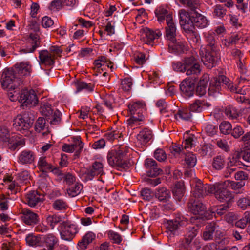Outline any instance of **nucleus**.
I'll return each mask as SVG.
<instances>
[{
  "label": "nucleus",
  "instance_id": "obj_23",
  "mask_svg": "<svg viewBox=\"0 0 250 250\" xmlns=\"http://www.w3.org/2000/svg\"><path fill=\"white\" fill-rule=\"evenodd\" d=\"M40 196L37 191H31L26 195L25 202L30 207H34L38 203L42 201V199Z\"/></svg>",
  "mask_w": 250,
  "mask_h": 250
},
{
  "label": "nucleus",
  "instance_id": "obj_1",
  "mask_svg": "<svg viewBox=\"0 0 250 250\" xmlns=\"http://www.w3.org/2000/svg\"><path fill=\"white\" fill-rule=\"evenodd\" d=\"M227 88L230 92L243 95L244 92L242 88H239L236 85L226 76L220 75L214 77L210 83L208 88V94L213 95L216 93H219L222 88Z\"/></svg>",
  "mask_w": 250,
  "mask_h": 250
},
{
  "label": "nucleus",
  "instance_id": "obj_3",
  "mask_svg": "<svg viewBox=\"0 0 250 250\" xmlns=\"http://www.w3.org/2000/svg\"><path fill=\"white\" fill-rule=\"evenodd\" d=\"M228 181L216 183L213 189L216 199L220 202L232 204L234 202V195L229 189Z\"/></svg>",
  "mask_w": 250,
  "mask_h": 250
},
{
  "label": "nucleus",
  "instance_id": "obj_64",
  "mask_svg": "<svg viewBox=\"0 0 250 250\" xmlns=\"http://www.w3.org/2000/svg\"><path fill=\"white\" fill-rule=\"evenodd\" d=\"M205 129L209 136H212L217 132L218 127L212 124H209L206 125Z\"/></svg>",
  "mask_w": 250,
  "mask_h": 250
},
{
  "label": "nucleus",
  "instance_id": "obj_25",
  "mask_svg": "<svg viewBox=\"0 0 250 250\" xmlns=\"http://www.w3.org/2000/svg\"><path fill=\"white\" fill-rule=\"evenodd\" d=\"M38 167L40 171L43 173L52 171L57 174L59 172L58 168L56 167L53 168L52 165L46 161L45 157H40L38 162Z\"/></svg>",
  "mask_w": 250,
  "mask_h": 250
},
{
  "label": "nucleus",
  "instance_id": "obj_21",
  "mask_svg": "<svg viewBox=\"0 0 250 250\" xmlns=\"http://www.w3.org/2000/svg\"><path fill=\"white\" fill-rule=\"evenodd\" d=\"M153 137L152 130L148 128L145 127L137 134V139L140 144L145 146L152 140Z\"/></svg>",
  "mask_w": 250,
  "mask_h": 250
},
{
  "label": "nucleus",
  "instance_id": "obj_31",
  "mask_svg": "<svg viewBox=\"0 0 250 250\" xmlns=\"http://www.w3.org/2000/svg\"><path fill=\"white\" fill-rule=\"evenodd\" d=\"M185 192V188L183 181H179L175 183L172 189V193L175 199L180 201Z\"/></svg>",
  "mask_w": 250,
  "mask_h": 250
},
{
  "label": "nucleus",
  "instance_id": "obj_27",
  "mask_svg": "<svg viewBox=\"0 0 250 250\" xmlns=\"http://www.w3.org/2000/svg\"><path fill=\"white\" fill-rule=\"evenodd\" d=\"M171 44H169V49H171L173 51L177 53H182L187 50V43L185 41L176 40L175 41H170Z\"/></svg>",
  "mask_w": 250,
  "mask_h": 250
},
{
  "label": "nucleus",
  "instance_id": "obj_54",
  "mask_svg": "<svg viewBox=\"0 0 250 250\" xmlns=\"http://www.w3.org/2000/svg\"><path fill=\"white\" fill-rule=\"evenodd\" d=\"M46 220L48 225H50L51 229H53L56 224L61 221V217L56 215H53L49 216Z\"/></svg>",
  "mask_w": 250,
  "mask_h": 250
},
{
  "label": "nucleus",
  "instance_id": "obj_36",
  "mask_svg": "<svg viewBox=\"0 0 250 250\" xmlns=\"http://www.w3.org/2000/svg\"><path fill=\"white\" fill-rule=\"evenodd\" d=\"M26 243L31 246H40L43 243L42 237L29 234L26 237Z\"/></svg>",
  "mask_w": 250,
  "mask_h": 250
},
{
  "label": "nucleus",
  "instance_id": "obj_40",
  "mask_svg": "<svg viewBox=\"0 0 250 250\" xmlns=\"http://www.w3.org/2000/svg\"><path fill=\"white\" fill-rule=\"evenodd\" d=\"M205 37L208 43L207 48H209V49H217L215 35L214 33L211 32L205 33Z\"/></svg>",
  "mask_w": 250,
  "mask_h": 250
},
{
  "label": "nucleus",
  "instance_id": "obj_50",
  "mask_svg": "<svg viewBox=\"0 0 250 250\" xmlns=\"http://www.w3.org/2000/svg\"><path fill=\"white\" fill-rule=\"evenodd\" d=\"M220 132L226 135L229 134L232 131L231 124L228 121L222 122L219 125Z\"/></svg>",
  "mask_w": 250,
  "mask_h": 250
},
{
  "label": "nucleus",
  "instance_id": "obj_52",
  "mask_svg": "<svg viewBox=\"0 0 250 250\" xmlns=\"http://www.w3.org/2000/svg\"><path fill=\"white\" fill-rule=\"evenodd\" d=\"M226 161L223 157H214L212 161V167L216 170H221L225 166Z\"/></svg>",
  "mask_w": 250,
  "mask_h": 250
},
{
  "label": "nucleus",
  "instance_id": "obj_41",
  "mask_svg": "<svg viewBox=\"0 0 250 250\" xmlns=\"http://www.w3.org/2000/svg\"><path fill=\"white\" fill-rule=\"evenodd\" d=\"M179 2L186 5L191 11H195L199 9L200 3L198 0H179Z\"/></svg>",
  "mask_w": 250,
  "mask_h": 250
},
{
  "label": "nucleus",
  "instance_id": "obj_49",
  "mask_svg": "<svg viewBox=\"0 0 250 250\" xmlns=\"http://www.w3.org/2000/svg\"><path fill=\"white\" fill-rule=\"evenodd\" d=\"M204 101L196 100L190 105V108L189 109L191 112H200L204 108Z\"/></svg>",
  "mask_w": 250,
  "mask_h": 250
},
{
  "label": "nucleus",
  "instance_id": "obj_62",
  "mask_svg": "<svg viewBox=\"0 0 250 250\" xmlns=\"http://www.w3.org/2000/svg\"><path fill=\"white\" fill-rule=\"evenodd\" d=\"M62 6V0H53L50 3L49 8L51 11H58Z\"/></svg>",
  "mask_w": 250,
  "mask_h": 250
},
{
  "label": "nucleus",
  "instance_id": "obj_38",
  "mask_svg": "<svg viewBox=\"0 0 250 250\" xmlns=\"http://www.w3.org/2000/svg\"><path fill=\"white\" fill-rule=\"evenodd\" d=\"M144 120V116L140 115L139 117H137L136 115H131V117L127 120V123L128 126L135 128L137 126L140 125Z\"/></svg>",
  "mask_w": 250,
  "mask_h": 250
},
{
  "label": "nucleus",
  "instance_id": "obj_9",
  "mask_svg": "<svg viewBox=\"0 0 250 250\" xmlns=\"http://www.w3.org/2000/svg\"><path fill=\"white\" fill-rule=\"evenodd\" d=\"M59 228L61 238L66 241L72 240L78 232L76 226L68 222L63 221Z\"/></svg>",
  "mask_w": 250,
  "mask_h": 250
},
{
  "label": "nucleus",
  "instance_id": "obj_46",
  "mask_svg": "<svg viewBox=\"0 0 250 250\" xmlns=\"http://www.w3.org/2000/svg\"><path fill=\"white\" fill-rule=\"evenodd\" d=\"M169 150L171 154L174 156L187 155V152L185 151L181 145L173 144L170 146Z\"/></svg>",
  "mask_w": 250,
  "mask_h": 250
},
{
  "label": "nucleus",
  "instance_id": "obj_5",
  "mask_svg": "<svg viewBox=\"0 0 250 250\" xmlns=\"http://www.w3.org/2000/svg\"><path fill=\"white\" fill-rule=\"evenodd\" d=\"M1 83L3 88L14 90L22 83V81L15 76L13 70L7 69L2 74Z\"/></svg>",
  "mask_w": 250,
  "mask_h": 250
},
{
  "label": "nucleus",
  "instance_id": "obj_2",
  "mask_svg": "<svg viewBox=\"0 0 250 250\" xmlns=\"http://www.w3.org/2000/svg\"><path fill=\"white\" fill-rule=\"evenodd\" d=\"M193 200V199H190L188 204L189 209L194 214V216L190 218L192 223L198 226L212 218L213 212L206 210L205 206L199 200Z\"/></svg>",
  "mask_w": 250,
  "mask_h": 250
},
{
  "label": "nucleus",
  "instance_id": "obj_6",
  "mask_svg": "<svg viewBox=\"0 0 250 250\" xmlns=\"http://www.w3.org/2000/svg\"><path fill=\"white\" fill-rule=\"evenodd\" d=\"M40 110L50 124L57 125L61 123L62 113L58 109H53L50 104H47L42 105Z\"/></svg>",
  "mask_w": 250,
  "mask_h": 250
},
{
  "label": "nucleus",
  "instance_id": "obj_51",
  "mask_svg": "<svg viewBox=\"0 0 250 250\" xmlns=\"http://www.w3.org/2000/svg\"><path fill=\"white\" fill-rule=\"evenodd\" d=\"M0 141L11 144L9 131L5 127L0 126Z\"/></svg>",
  "mask_w": 250,
  "mask_h": 250
},
{
  "label": "nucleus",
  "instance_id": "obj_45",
  "mask_svg": "<svg viewBox=\"0 0 250 250\" xmlns=\"http://www.w3.org/2000/svg\"><path fill=\"white\" fill-rule=\"evenodd\" d=\"M227 13V10L225 7L220 4H217L213 7V15L214 17L222 18Z\"/></svg>",
  "mask_w": 250,
  "mask_h": 250
},
{
  "label": "nucleus",
  "instance_id": "obj_35",
  "mask_svg": "<svg viewBox=\"0 0 250 250\" xmlns=\"http://www.w3.org/2000/svg\"><path fill=\"white\" fill-rule=\"evenodd\" d=\"M155 14L159 22H163L166 18V21L168 16L172 17V14L169 13L168 11L162 6L159 7L155 11Z\"/></svg>",
  "mask_w": 250,
  "mask_h": 250
},
{
  "label": "nucleus",
  "instance_id": "obj_17",
  "mask_svg": "<svg viewBox=\"0 0 250 250\" xmlns=\"http://www.w3.org/2000/svg\"><path fill=\"white\" fill-rule=\"evenodd\" d=\"M195 81L190 78L186 79L180 85V89L183 95L190 97L193 95L195 91Z\"/></svg>",
  "mask_w": 250,
  "mask_h": 250
},
{
  "label": "nucleus",
  "instance_id": "obj_58",
  "mask_svg": "<svg viewBox=\"0 0 250 250\" xmlns=\"http://www.w3.org/2000/svg\"><path fill=\"white\" fill-rule=\"evenodd\" d=\"M114 98L112 95L106 96L103 100L104 104L107 108L110 110L112 111L114 108V105H113L114 103Z\"/></svg>",
  "mask_w": 250,
  "mask_h": 250
},
{
  "label": "nucleus",
  "instance_id": "obj_24",
  "mask_svg": "<svg viewBox=\"0 0 250 250\" xmlns=\"http://www.w3.org/2000/svg\"><path fill=\"white\" fill-rule=\"evenodd\" d=\"M144 42L147 44H151L155 39H158L162 35L159 30L154 31L147 28L144 30Z\"/></svg>",
  "mask_w": 250,
  "mask_h": 250
},
{
  "label": "nucleus",
  "instance_id": "obj_33",
  "mask_svg": "<svg viewBox=\"0 0 250 250\" xmlns=\"http://www.w3.org/2000/svg\"><path fill=\"white\" fill-rule=\"evenodd\" d=\"M76 88V92H79L83 90L87 92H92L94 90L95 84L93 82L87 83L83 81H77L74 83Z\"/></svg>",
  "mask_w": 250,
  "mask_h": 250
},
{
  "label": "nucleus",
  "instance_id": "obj_57",
  "mask_svg": "<svg viewBox=\"0 0 250 250\" xmlns=\"http://www.w3.org/2000/svg\"><path fill=\"white\" fill-rule=\"evenodd\" d=\"M241 158V157H229L230 160L228 164V166L231 167L233 166H237L238 165H240V163H241L243 166H246L250 169V165H249V163H243L239 160Z\"/></svg>",
  "mask_w": 250,
  "mask_h": 250
},
{
  "label": "nucleus",
  "instance_id": "obj_29",
  "mask_svg": "<svg viewBox=\"0 0 250 250\" xmlns=\"http://www.w3.org/2000/svg\"><path fill=\"white\" fill-rule=\"evenodd\" d=\"M209 78L208 75H204L202 76L198 83V85L196 88V93L198 95L202 96L206 93V89Z\"/></svg>",
  "mask_w": 250,
  "mask_h": 250
},
{
  "label": "nucleus",
  "instance_id": "obj_19",
  "mask_svg": "<svg viewBox=\"0 0 250 250\" xmlns=\"http://www.w3.org/2000/svg\"><path fill=\"white\" fill-rule=\"evenodd\" d=\"M192 17L193 18V26L194 30L195 27L199 29H204L208 25V21L207 18L202 14L198 13L196 10L192 11Z\"/></svg>",
  "mask_w": 250,
  "mask_h": 250
},
{
  "label": "nucleus",
  "instance_id": "obj_8",
  "mask_svg": "<svg viewBox=\"0 0 250 250\" xmlns=\"http://www.w3.org/2000/svg\"><path fill=\"white\" fill-rule=\"evenodd\" d=\"M104 173L103 164L96 161L93 163L89 169H87L84 172L82 173L80 176L83 180L87 182L92 180L96 176L103 175Z\"/></svg>",
  "mask_w": 250,
  "mask_h": 250
},
{
  "label": "nucleus",
  "instance_id": "obj_59",
  "mask_svg": "<svg viewBox=\"0 0 250 250\" xmlns=\"http://www.w3.org/2000/svg\"><path fill=\"white\" fill-rule=\"evenodd\" d=\"M141 195L144 200L151 201L153 197V194L151 190L148 188H143L141 192Z\"/></svg>",
  "mask_w": 250,
  "mask_h": 250
},
{
  "label": "nucleus",
  "instance_id": "obj_60",
  "mask_svg": "<svg viewBox=\"0 0 250 250\" xmlns=\"http://www.w3.org/2000/svg\"><path fill=\"white\" fill-rule=\"evenodd\" d=\"M202 224H200L198 226L196 225V227H190L188 228L186 236L190 239L193 240V239L197 235L198 233V230L199 229V227L201 226Z\"/></svg>",
  "mask_w": 250,
  "mask_h": 250
},
{
  "label": "nucleus",
  "instance_id": "obj_30",
  "mask_svg": "<svg viewBox=\"0 0 250 250\" xmlns=\"http://www.w3.org/2000/svg\"><path fill=\"white\" fill-rule=\"evenodd\" d=\"M107 158L109 165L113 167L125 168L129 166V164L121 157H107Z\"/></svg>",
  "mask_w": 250,
  "mask_h": 250
},
{
  "label": "nucleus",
  "instance_id": "obj_63",
  "mask_svg": "<svg viewBox=\"0 0 250 250\" xmlns=\"http://www.w3.org/2000/svg\"><path fill=\"white\" fill-rule=\"evenodd\" d=\"M162 172V170L156 165L147 171V174L149 177H154L160 174Z\"/></svg>",
  "mask_w": 250,
  "mask_h": 250
},
{
  "label": "nucleus",
  "instance_id": "obj_44",
  "mask_svg": "<svg viewBox=\"0 0 250 250\" xmlns=\"http://www.w3.org/2000/svg\"><path fill=\"white\" fill-rule=\"evenodd\" d=\"M224 112L229 119H236L239 116L237 109L231 105H228L226 107Z\"/></svg>",
  "mask_w": 250,
  "mask_h": 250
},
{
  "label": "nucleus",
  "instance_id": "obj_26",
  "mask_svg": "<svg viewBox=\"0 0 250 250\" xmlns=\"http://www.w3.org/2000/svg\"><path fill=\"white\" fill-rule=\"evenodd\" d=\"M46 120V119L43 117H39L35 125V130L36 132H41L45 130V131L42 133V136L43 137L47 136L50 133Z\"/></svg>",
  "mask_w": 250,
  "mask_h": 250
},
{
  "label": "nucleus",
  "instance_id": "obj_11",
  "mask_svg": "<svg viewBox=\"0 0 250 250\" xmlns=\"http://www.w3.org/2000/svg\"><path fill=\"white\" fill-rule=\"evenodd\" d=\"M185 223L184 217L180 215L173 219L167 220L165 223V225L167 232H170L169 236L171 237L176 235L180 227L184 226Z\"/></svg>",
  "mask_w": 250,
  "mask_h": 250
},
{
  "label": "nucleus",
  "instance_id": "obj_47",
  "mask_svg": "<svg viewBox=\"0 0 250 250\" xmlns=\"http://www.w3.org/2000/svg\"><path fill=\"white\" fill-rule=\"evenodd\" d=\"M186 74L187 75H197L200 73L201 69L199 64H194L186 66Z\"/></svg>",
  "mask_w": 250,
  "mask_h": 250
},
{
  "label": "nucleus",
  "instance_id": "obj_16",
  "mask_svg": "<svg viewBox=\"0 0 250 250\" xmlns=\"http://www.w3.org/2000/svg\"><path fill=\"white\" fill-rule=\"evenodd\" d=\"M41 46V40L37 34L31 33L25 47L21 49L23 53H32L36 49Z\"/></svg>",
  "mask_w": 250,
  "mask_h": 250
},
{
  "label": "nucleus",
  "instance_id": "obj_4",
  "mask_svg": "<svg viewBox=\"0 0 250 250\" xmlns=\"http://www.w3.org/2000/svg\"><path fill=\"white\" fill-rule=\"evenodd\" d=\"M34 116L30 112H25L22 115H18L13 120V125L22 134L26 132L32 126Z\"/></svg>",
  "mask_w": 250,
  "mask_h": 250
},
{
  "label": "nucleus",
  "instance_id": "obj_37",
  "mask_svg": "<svg viewBox=\"0 0 250 250\" xmlns=\"http://www.w3.org/2000/svg\"><path fill=\"white\" fill-rule=\"evenodd\" d=\"M174 116L176 119L180 118L186 121H190L192 117L190 110L186 108L179 109Z\"/></svg>",
  "mask_w": 250,
  "mask_h": 250
},
{
  "label": "nucleus",
  "instance_id": "obj_13",
  "mask_svg": "<svg viewBox=\"0 0 250 250\" xmlns=\"http://www.w3.org/2000/svg\"><path fill=\"white\" fill-rule=\"evenodd\" d=\"M19 101L22 104V106H27L30 104L35 106L38 100L34 90L24 89L21 91Z\"/></svg>",
  "mask_w": 250,
  "mask_h": 250
},
{
  "label": "nucleus",
  "instance_id": "obj_53",
  "mask_svg": "<svg viewBox=\"0 0 250 250\" xmlns=\"http://www.w3.org/2000/svg\"><path fill=\"white\" fill-rule=\"evenodd\" d=\"M237 205L239 208L243 210H246L250 208V204L248 195L240 198L237 202Z\"/></svg>",
  "mask_w": 250,
  "mask_h": 250
},
{
  "label": "nucleus",
  "instance_id": "obj_43",
  "mask_svg": "<svg viewBox=\"0 0 250 250\" xmlns=\"http://www.w3.org/2000/svg\"><path fill=\"white\" fill-rule=\"evenodd\" d=\"M206 226L210 232H211L213 236L215 235L217 238L220 237L222 233L219 230V226L217 222L214 221L208 223Z\"/></svg>",
  "mask_w": 250,
  "mask_h": 250
},
{
  "label": "nucleus",
  "instance_id": "obj_18",
  "mask_svg": "<svg viewBox=\"0 0 250 250\" xmlns=\"http://www.w3.org/2000/svg\"><path fill=\"white\" fill-rule=\"evenodd\" d=\"M16 74L20 76H30L32 72V65L29 62H22L14 65Z\"/></svg>",
  "mask_w": 250,
  "mask_h": 250
},
{
  "label": "nucleus",
  "instance_id": "obj_7",
  "mask_svg": "<svg viewBox=\"0 0 250 250\" xmlns=\"http://www.w3.org/2000/svg\"><path fill=\"white\" fill-rule=\"evenodd\" d=\"M220 59V54L217 49L209 48L207 49L205 55L201 58L204 64L209 69L214 67Z\"/></svg>",
  "mask_w": 250,
  "mask_h": 250
},
{
  "label": "nucleus",
  "instance_id": "obj_42",
  "mask_svg": "<svg viewBox=\"0 0 250 250\" xmlns=\"http://www.w3.org/2000/svg\"><path fill=\"white\" fill-rule=\"evenodd\" d=\"M146 104L144 102L138 101L130 103L128 106V109L131 115H136L137 110H141L142 107H145Z\"/></svg>",
  "mask_w": 250,
  "mask_h": 250
},
{
  "label": "nucleus",
  "instance_id": "obj_22",
  "mask_svg": "<svg viewBox=\"0 0 250 250\" xmlns=\"http://www.w3.org/2000/svg\"><path fill=\"white\" fill-rule=\"evenodd\" d=\"M47 50H43L39 52V63L45 65L51 66L55 63L54 57L52 56Z\"/></svg>",
  "mask_w": 250,
  "mask_h": 250
},
{
  "label": "nucleus",
  "instance_id": "obj_34",
  "mask_svg": "<svg viewBox=\"0 0 250 250\" xmlns=\"http://www.w3.org/2000/svg\"><path fill=\"white\" fill-rule=\"evenodd\" d=\"M95 238V235L92 232H87L78 242V245L81 249H85L88 245Z\"/></svg>",
  "mask_w": 250,
  "mask_h": 250
},
{
  "label": "nucleus",
  "instance_id": "obj_28",
  "mask_svg": "<svg viewBox=\"0 0 250 250\" xmlns=\"http://www.w3.org/2000/svg\"><path fill=\"white\" fill-rule=\"evenodd\" d=\"M155 196L160 202H167L171 197L169 190L165 187L156 189Z\"/></svg>",
  "mask_w": 250,
  "mask_h": 250
},
{
  "label": "nucleus",
  "instance_id": "obj_55",
  "mask_svg": "<svg viewBox=\"0 0 250 250\" xmlns=\"http://www.w3.org/2000/svg\"><path fill=\"white\" fill-rule=\"evenodd\" d=\"M122 88L124 91H129L132 86V80L130 77H126L122 80Z\"/></svg>",
  "mask_w": 250,
  "mask_h": 250
},
{
  "label": "nucleus",
  "instance_id": "obj_10",
  "mask_svg": "<svg viewBox=\"0 0 250 250\" xmlns=\"http://www.w3.org/2000/svg\"><path fill=\"white\" fill-rule=\"evenodd\" d=\"M193 12L190 13L185 9L179 11V23L181 28L185 32H192L194 30L193 26V18L192 17Z\"/></svg>",
  "mask_w": 250,
  "mask_h": 250
},
{
  "label": "nucleus",
  "instance_id": "obj_56",
  "mask_svg": "<svg viewBox=\"0 0 250 250\" xmlns=\"http://www.w3.org/2000/svg\"><path fill=\"white\" fill-rule=\"evenodd\" d=\"M53 207L55 210H62L66 209L68 206L62 200L58 199L54 202Z\"/></svg>",
  "mask_w": 250,
  "mask_h": 250
},
{
  "label": "nucleus",
  "instance_id": "obj_15",
  "mask_svg": "<svg viewBox=\"0 0 250 250\" xmlns=\"http://www.w3.org/2000/svg\"><path fill=\"white\" fill-rule=\"evenodd\" d=\"M213 185L203 184L200 180L196 182L193 194L195 197L200 198L213 192Z\"/></svg>",
  "mask_w": 250,
  "mask_h": 250
},
{
  "label": "nucleus",
  "instance_id": "obj_14",
  "mask_svg": "<svg viewBox=\"0 0 250 250\" xmlns=\"http://www.w3.org/2000/svg\"><path fill=\"white\" fill-rule=\"evenodd\" d=\"M21 214V221L28 226L33 227L40 222L39 215L30 209H23Z\"/></svg>",
  "mask_w": 250,
  "mask_h": 250
},
{
  "label": "nucleus",
  "instance_id": "obj_39",
  "mask_svg": "<svg viewBox=\"0 0 250 250\" xmlns=\"http://www.w3.org/2000/svg\"><path fill=\"white\" fill-rule=\"evenodd\" d=\"M43 242H44L48 250H53L54 245L57 242V238L52 234L42 237Z\"/></svg>",
  "mask_w": 250,
  "mask_h": 250
},
{
  "label": "nucleus",
  "instance_id": "obj_61",
  "mask_svg": "<svg viewBox=\"0 0 250 250\" xmlns=\"http://www.w3.org/2000/svg\"><path fill=\"white\" fill-rule=\"evenodd\" d=\"M172 66L175 71L179 72H185L186 66L183 62H173Z\"/></svg>",
  "mask_w": 250,
  "mask_h": 250
},
{
  "label": "nucleus",
  "instance_id": "obj_12",
  "mask_svg": "<svg viewBox=\"0 0 250 250\" xmlns=\"http://www.w3.org/2000/svg\"><path fill=\"white\" fill-rule=\"evenodd\" d=\"M83 146L84 143L82 141L81 137L76 136L73 137L72 144H64L62 146V150L67 153H72L75 151V156H78L82 151Z\"/></svg>",
  "mask_w": 250,
  "mask_h": 250
},
{
  "label": "nucleus",
  "instance_id": "obj_32",
  "mask_svg": "<svg viewBox=\"0 0 250 250\" xmlns=\"http://www.w3.org/2000/svg\"><path fill=\"white\" fill-rule=\"evenodd\" d=\"M185 138V137H184ZM195 140L194 137L191 136L186 137L184 141L181 144V146L187 153L191 154L192 155H194L193 152L190 150L195 146Z\"/></svg>",
  "mask_w": 250,
  "mask_h": 250
},
{
  "label": "nucleus",
  "instance_id": "obj_48",
  "mask_svg": "<svg viewBox=\"0 0 250 250\" xmlns=\"http://www.w3.org/2000/svg\"><path fill=\"white\" fill-rule=\"evenodd\" d=\"M83 186L82 184L76 183L74 187H72L67 189L68 195L71 197H75L81 192Z\"/></svg>",
  "mask_w": 250,
  "mask_h": 250
},
{
  "label": "nucleus",
  "instance_id": "obj_20",
  "mask_svg": "<svg viewBox=\"0 0 250 250\" xmlns=\"http://www.w3.org/2000/svg\"><path fill=\"white\" fill-rule=\"evenodd\" d=\"M166 22L167 26L166 27V38L169 41H175L176 26L173 21V17L168 16Z\"/></svg>",
  "mask_w": 250,
  "mask_h": 250
}]
</instances>
